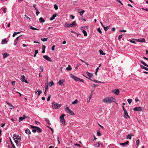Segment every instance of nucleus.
<instances>
[{
	"mask_svg": "<svg viewBox=\"0 0 148 148\" xmlns=\"http://www.w3.org/2000/svg\"><path fill=\"white\" fill-rule=\"evenodd\" d=\"M116 100L114 97H110L105 98L103 101L104 103H111L112 102H115Z\"/></svg>",
	"mask_w": 148,
	"mask_h": 148,
	"instance_id": "obj_1",
	"label": "nucleus"
},
{
	"mask_svg": "<svg viewBox=\"0 0 148 148\" xmlns=\"http://www.w3.org/2000/svg\"><path fill=\"white\" fill-rule=\"evenodd\" d=\"M52 107L54 109H59L62 106L61 104H58V103H55L54 102L52 103Z\"/></svg>",
	"mask_w": 148,
	"mask_h": 148,
	"instance_id": "obj_2",
	"label": "nucleus"
},
{
	"mask_svg": "<svg viewBox=\"0 0 148 148\" xmlns=\"http://www.w3.org/2000/svg\"><path fill=\"white\" fill-rule=\"evenodd\" d=\"M65 116V114H62L60 117V120L62 123L64 125L65 123V121L64 119V116Z\"/></svg>",
	"mask_w": 148,
	"mask_h": 148,
	"instance_id": "obj_3",
	"label": "nucleus"
},
{
	"mask_svg": "<svg viewBox=\"0 0 148 148\" xmlns=\"http://www.w3.org/2000/svg\"><path fill=\"white\" fill-rule=\"evenodd\" d=\"M65 110L68 113L70 114L72 116L75 115V114L71 111L68 107H67L65 109Z\"/></svg>",
	"mask_w": 148,
	"mask_h": 148,
	"instance_id": "obj_4",
	"label": "nucleus"
},
{
	"mask_svg": "<svg viewBox=\"0 0 148 148\" xmlns=\"http://www.w3.org/2000/svg\"><path fill=\"white\" fill-rule=\"evenodd\" d=\"M31 127L33 129H36V131L38 133L42 132V130L39 127L33 125H31Z\"/></svg>",
	"mask_w": 148,
	"mask_h": 148,
	"instance_id": "obj_5",
	"label": "nucleus"
},
{
	"mask_svg": "<svg viewBox=\"0 0 148 148\" xmlns=\"http://www.w3.org/2000/svg\"><path fill=\"white\" fill-rule=\"evenodd\" d=\"M45 88V90L44 92V94L45 96H47V91L48 88V83L47 82L46 83Z\"/></svg>",
	"mask_w": 148,
	"mask_h": 148,
	"instance_id": "obj_6",
	"label": "nucleus"
},
{
	"mask_svg": "<svg viewBox=\"0 0 148 148\" xmlns=\"http://www.w3.org/2000/svg\"><path fill=\"white\" fill-rule=\"evenodd\" d=\"M112 92L114 93V94L117 95H119V90L118 89H114L112 91Z\"/></svg>",
	"mask_w": 148,
	"mask_h": 148,
	"instance_id": "obj_7",
	"label": "nucleus"
},
{
	"mask_svg": "<svg viewBox=\"0 0 148 148\" xmlns=\"http://www.w3.org/2000/svg\"><path fill=\"white\" fill-rule=\"evenodd\" d=\"M70 75L71 78H73L76 81H78V79H79V78L75 76L72 74H70Z\"/></svg>",
	"mask_w": 148,
	"mask_h": 148,
	"instance_id": "obj_8",
	"label": "nucleus"
},
{
	"mask_svg": "<svg viewBox=\"0 0 148 148\" xmlns=\"http://www.w3.org/2000/svg\"><path fill=\"white\" fill-rule=\"evenodd\" d=\"M43 57L47 61L50 62H51L52 60L51 59V58L49 56H47V55L43 56Z\"/></svg>",
	"mask_w": 148,
	"mask_h": 148,
	"instance_id": "obj_9",
	"label": "nucleus"
},
{
	"mask_svg": "<svg viewBox=\"0 0 148 148\" xmlns=\"http://www.w3.org/2000/svg\"><path fill=\"white\" fill-rule=\"evenodd\" d=\"M28 117L27 116H25V115H23V116H22V117H20L19 118V122H20L21 121H22L23 120V119H25Z\"/></svg>",
	"mask_w": 148,
	"mask_h": 148,
	"instance_id": "obj_10",
	"label": "nucleus"
},
{
	"mask_svg": "<svg viewBox=\"0 0 148 148\" xmlns=\"http://www.w3.org/2000/svg\"><path fill=\"white\" fill-rule=\"evenodd\" d=\"M124 117L127 119L128 118H130V116L128 115V114L126 111L124 112Z\"/></svg>",
	"mask_w": 148,
	"mask_h": 148,
	"instance_id": "obj_11",
	"label": "nucleus"
},
{
	"mask_svg": "<svg viewBox=\"0 0 148 148\" xmlns=\"http://www.w3.org/2000/svg\"><path fill=\"white\" fill-rule=\"evenodd\" d=\"M134 110L136 111H142V108L140 107L134 108Z\"/></svg>",
	"mask_w": 148,
	"mask_h": 148,
	"instance_id": "obj_12",
	"label": "nucleus"
},
{
	"mask_svg": "<svg viewBox=\"0 0 148 148\" xmlns=\"http://www.w3.org/2000/svg\"><path fill=\"white\" fill-rule=\"evenodd\" d=\"M71 27H75L77 25V24L75 21H73L71 23Z\"/></svg>",
	"mask_w": 148,
	"mask_h": 148,
	"instance_id": "obj_13",
	"label": "nucleus"
},
{
	"mask_svg": "<svg viewBox=\"0 0 148 148\" xmlns=\"http://www.w3.org/2000/svg\"><path fill=\"white\" fill-rule=\"evenodd\" d=\"M57 15V14H53V15L50 18V20L51 21H52L55 18V17H56Z\"/></svg>",
	"mask_w": 148,
	"mask_h": 148,
	"instance_id": "obj_14",
	"label": "nucleus"
},
{
	"mask_svg": "<svg viewBox=\"0 0 148 148\" xmlns=\"http://www.w3.org/2000/svg\"><path fill=\"white\" fill-rule=\"evenodd\" d=\"M86 77L88 79H90V80H91L92 81L94 82H96V83H103V82H100V81H98L97 80H93L92 79H90V78H88V77Z\"/></svg>",
	"mask_w": 148,
	"mask_h": 148,
	"instance_id": "obj_15",
	"label": "nucleus"
},
{
	"mask_svg": "<svg viewBox=\"0 0 148 148\" xmlns=\"http://www.w3.org/2000/svg\"><path fill=\"white\" fill-rule=\"evenodd\" d=\"M136 40H137L138 42H145V40L144 38H140L138 39H137Z\"/></svg>",
	"mask_w": 148,
	"mask_h": 148,
	"instance_id": "obj_16",
	"label": "nucleus"
},
{
	"mask_svg": "<svg viewBox=\"0 0 148 148\" xmlns=\"http://www.w3.org/2000/svg\"><path fill=\"white\" fill-rule=\"evenodd\" d=\"M129 141H127L126 142L124 143H120V145H123V146H125L126 145L128 144L129 143Z\"/></svg>",
	"mask_w": 148,
	"mask_h": 148,
	"instance_id": "obj_17",
	"label": "nucleus"
},
{
	"mask_svg": "<svg viewBox=\"0 0 148 148\" xmlns=\"http://www.w3.org/2000/svg\"><path fill=\"white\" fill-rule=\"evenodd\" d=\"M25 133L28 134H31V133L30 131L28 129H27L25 131Z\"/></svg>",
	"mask_w": 148,
	"mask_h": 148,
	"instance_id": "obj_18",
	"label": "nucleus"
},
{
	"mask_svg": "<svg viewBox=\"0 0 148 148\" xmlns=\"http://www.w3.org/2000/svg\"><path fill=\"white\" fill-rule=\"evenodd\" d=\"M64 81L65 80L64 79L60 80L58 82V83H59L60 85L62 84Z\"/></svg>",
	"mask_w": 148,
	"mask_h": 148,
	"instance_id": "obj_19",
	"label": "nucleus"
},
{
	"mask_svg": "<svg viewBox=\"0 0 148 148\" xmlns=\"http://www.w3.org/2000/svg\"><path fill=\"white\" fill-rule=\"evenodd\" d=\"M25 79V76L24 75H22L21 78V80L23 82H24Z\"/></svg>",
	"mask_w": 148,
	"mask_h": 148,
	"instance_id": "obj_20",
	"label": "nucleus"
},
{
	"mask_svg": "<svg viewBox=\"0 0 148 148\" xmlns=\"http://www.w3.org/2000/svg\"><path fill=\"white\" fill-rule=\"evenodd\" d=\"M3 57L4 58H5L9 56V54L7 53H4L3 54Z\"/></svg>",
	"mask_w": 148,
	"mask_h": 148,
	"instance_id": "obj_21",
	"label": "nucleus"
},
{
	"mask_svg": "<svg viewBox=\"0 0 148 148\" xmlns=\"http://www.w3.org/2000/svg\"><path fill=\"white\" fill-rule=\"evenodd\" d=\"M5 102L10 106V107H12V108H10V109H12V108H14V106L11 104H10V103L8 102V101H6Z\"/></svg>",
	"mask_w": 148,
	"mask_h": 148,
	"instance_id": "obj_22",
	"label": "nucleus"
},
{
	"mask_svg": "<svg viewBox=\"0 0 148 148\" xmlns=\"http://www.w3.org/2000/svg\"><path fill=\"white\" fill-rule=\"evenodd\" d=\"M140 66L141 67L142 69H145L146 71H148V68H147V67H145L143 65H140Z\"/></svg>",
	"mask_w": 148,
	"mask_h": 148,
	"instance_id": "obj_23",
	"label": "nucleus"
},
{
	"mask_svg": "<svg viewBox=\"0 0 148 148\" xmlns=\"http://www.w3.org/2000/svg\"><path fill=\"white\" fill-rule=\"evenodd\" d=\"M2 44H4L5 43H7V41L6 40V39H4L2 41Z\"/></svg>",
	"mask_w": 148,
	"mask_h": 148,
	"instance_id": "obj_24",
	"label": "nucleus"
},
{
	"mask_svg": "<svg viewBox=\"0 0 148 148\" xmlns=\"http://www.w3.org/2000/svg\"><path fill=\"white\" fill-rule=\"evenodd\" d=\"M86 73L87 75L90 77H92L93 76L92 74L88 72H86Z\"/></svg>",
	"mask_w": 148,
	"mask_h": 148,
	"instance_id": "obj_25",
	"label": "nucleus"
},
{
	"mask_svg": "<svg viewBox=\"0 0 148 148\" xmlns=\"http://www.w3.org/2000/svg\"><path fill=\"white\" fill-rule=\"evenodd\" d=\"M85 11L83 10H81L80 12H79V13L80 15L82 16L83 14L84 13Z\"/></svg>",
	"mask_w": 148,
	"mask_h": 148,
	"instance_id": "obj_26",
	"label": "nucleus"
},
{
	"mask_svg": "<svg viewBox=\"0 0 148 148\" xmlns=\"http://www.w3.org/2000/svg\"><path fill=\"white\" fill-rule=\"evenodd\" d=\"M99 52L100 53V55H105L106 54L105 53H103V51L101 49L99 50Z\"/></svg>",
	"mask_w": 148,
	"mask_h": 148,
	"instance_id": "obj_27",
	"label": "nucleus"
},
{
	"mask_svg": "<svg viewBox=\"0 0 148 148\" xmlns=\"http://www.w3.org/2000/svg\"><path fill=\"white\" fill-rule=\"evenodd\" d=\"M110 26L109 25L107 27L104 26V27H103L104 28L105 31H106L108 30L110 28Z\"/></svg>",
	"mask_w": 148,
	"mask_h": 148,
	"instance_id": "obj_28",
	"label": "nucleus"
},
{
	"mask_svg": "<svg viewBox=\"0 0 148 148\" xmlns=\"http://www.w3.org/2000/svg\"><path fill=\"white\" fill-rule=\"evenodd\" d=\"M39 21L40 23H42L45 22V20L42 17H40L39 18Z\"/></svg>",
	"mask_w": 148,
	"mask_h": 148,
	"instance_id": "obj_29",
	"label": "nucleus"
},
{
	"mask_svg": "<svg viewBox=\"0 0 148 148\" xmlns=\"http://www.w3.org/2000/svg\"><path fill=\"white\" fill-rule=\"evenodd\" d=\"M72 69V68L71 67L70 65H69L68 66V67H67L66 68V70H68V71H70Z\"/></svg>",
	"mask_w": 148,
	"mask_h": 148,
	"instance_id": "obj_30",
	"label": "nucleus"
},
{
	"mask_svg": "<svg viewBox=\"0 0 148 148\" xmlns=\"http://www.w3.org/2000/svg\"><path fill=\"white\" fill-rule=\"evenodd\" d=\"M29 28L31 29H32V30H38V29L37 28H34V27H33L32 26H29Z\"/></svg>",
	"mask_w": 148,
	"mask_h": 148,
	"instance_id": "obj_31",
	"label": "nucleus"
},
{
	"mask_svg": "<svg viewBox=\"0 0 148 148\" xmlns=\"http://www.w3.org/2000/svg\"><path fill=\"white\" fill-rule=\"evenodd\" d=\"M47 39L48 38H42L41 39V40L43 42H46L47 41Z\"/></svg>",
	"mask_w": 148,
	"mask_h": 148,
	"instance_id": "obj_32",
	"label": "nucleus"
},
{
	"mask_svg": "<svg viewBox=\"0 0 148 148\" xmlns=\"http://www.w3.org/2000/svg\"><path fill=\"white\" fill-rule=\"evenodd\" d=\"M78 102V101L77 99H76L75 101L73 102L72 104H77Z\"/></svg>",
	"mask_w": 148,
	"mask_h": 148,
	"instance_id": "obj_33",
	"label": "nucleus"
},
{
	"mask_svg": "<svg viewBox=\"0 0 148 148\" xmlns=\"http://www.w3.org/2000/svg\"><path fill=\"white\" fill-rule=\"evenodd\" d=\"M100 144L99 142H98L97 144H95L94 145L96 147H99L100 146Z\"/></svg>",
	"mask_w": 148,
	"mask_h": 148,
	"instance_id": "obj_34",
	"label": "nucleus"
},
{
	"mask_svg": "<svg viewBox=\"0 0 148 148\" xmlns=\"http://www.w3.org/2000/svg\"><path fill=\"white\" fill-rule=\"evenodd\" d=\"M140 62L142 64H143L144 65L148 67V65L145 63L143 61L141 60Z\"/></svg>",
	"mask_w": 148,
	"mask_h": 148,
	"instance_id": "obj_35",
	"label": "nucleus"
},
{
	"mask_svg": "<svg viewBox=\"0 0 148 148\" xmlns=\"http://www.w3.org/2000/svg\"><path fill=\"white\" fill-rule=\"evenodd\" d=\"M82 32L84 34V35L85 36H87V34L85 30H83L82 31Z\"/></svg>",
	"mask_w": 148,
	"mask_h": 148,
	"instance_id": "obj_36",
	"label": "nucleus"
},
{
	"mask_svg": "<svg viewBox=\"0 0 148 148\" xmlns=\"http://www.w3.org/2000/svg\"><path fill=\"white\" fill-rule=\"evenodd\" d=\"M132 134H129L127 136V138H129L130 139H131Z\"/></svg>",
	"mask_w": 148,
	"mask_h": 148,
	"instance_id": "obj_37",
	"label": "nucleus"
},
{
	"mask_svg": "<svg viewBox=\"0 0 148 148\" xmlns=\"http://www.w3.org/2000/svg\"><path fill=\"white\" fill-rule=\"evenodd\" d=\"M64 27L66 28H69V23H66L64 24Z\"/></svg>",
	"mask_w": 148,
	"mask_h": 148,
	"instance_id": "obj_38",
	"label": "nucleus"
},
{
	"mask_svg": "<svg viewBox=\"0 0 148 148\" xmlns=\"http://www.w3.org/2000/svg\"><path fill=\"white\" fill-rule=\"evenodd\" d=\"M1 10H2L5 13L6 12V8H2L1 9Z\"/></svg>",
	"mask_w": 148,
	"mask_h": 148,
	"instance_id": "obj_39",
	"label": "nucleus"
},
{
	"mask_svg": "<svg viewBox=\"0 0 148 148\" xmlns=\"http://www.w3.org/2000/svg\"><path fill=\"white\" fill-rule=\"evenodd\" d=\"M49 85H50V87L51 86H52L54 85V83L52 81H51V82H49Z\"/></svg>",
	"mask_w": 148,
	"mask_h": 148,
	"instance_id": "obj_40",
	"label": "nucleus"
},
{
	"mask_svg": "<svg viewBox=\"0 0 148 148\" xmlns=\"http://www.w3.org/2000/svg\"><path fill=\"white\" fill-rule=\"evenodd\" d=\"M51 97V95H49L48 96V98L47 99V101H49L50 100Z\"/></svg>",
	"mask_w": 148,
	"mask_h": 148,
	"instance_id": "obj_41",
	"label": "nucleus"
},
{
	"mask_svg": "<svg viewBox=\"0 0 148 148\" xmlns=\"http://www.w3.org/2000/svg\"><path fill=\"white\" fill-rule=\"evenodd\" d=\"M45 121H47V123H48L49 125L50 123H49V120L47 118H45Z\"/></svg>",
	"mask_w": 148,
	"mask_h": 148,
	"instance_id": "obj_42",
	"label": "nucleus"
},
{
	"mask_svg": "<svg viewBox=\"0 0 148 148\" xmlns=\"http://www.w3.org/2000/svg\"><path fill=\"white\" fill-rule=\"evenodd\" d=\"M15 140H20L21 139V138L20 137L18 136L16 138H15Z\"/></svg>",
	"mask_w": 148,
	"mask_h": 148,
	"instance_id": "obj_43",
	"label": "nucleus"
},
{
	"mask_svg": "<svg viewBox=\"0 0 148 148\" xmlns=\"http://www.w3.org/2000/svg\"><path fill=\"white\" fill-rule=\"evenodd\" d=\"M132 101V99H127V101L128 102L129 104H130V103H131Z\"/></svg>",
	"mask_w": 148,
	"mask_h": 148,
	"instance_id": "obj_44",
	"label": "nucleus"
},
{
	"mask_svg": "<svg viewBox=\"0 0 148 148\" xmlns=\"http://www.w3.org/2000/svg\"><path fill=\"white\" fill-rule=\"evenodd\" d=\"M36 14L37 16L40 13L38 11L37 9H36Z\"/></svg>",
	"mask_w": 148,
	"mask_h": 148,
	"instance_id": "obj_45",
	"label": "nucleus"
},
{
	"mask_svg": "<svg viewBox=\"0 0 148 148\" xmlns=\"http://www.w3.org/2000/svg\"><path fill=\"white\" fill-rule=\"evenodd\" d=\"M38 96H39L40 95V94L42 93V91L41 90H38Z\"/></svg>",
	"mask_w": 148,
	"mask_h": 148,
	"instance_id": "obj_46",
	"label": "nucleus"
},
{
	"mask_svg": "<svg viewBox=\"0 0 148 148\" xmlns=\"http://www.w3.org/2000/svg\"><path fill=\"white\" fill-rule=\"evenodd\" d=\"M140 140L139 139L137 140L136 141V145L137 146H138L139 145V143Z\"/></svg>",
	"mask_w": 148,
	"mask_h": 148,
	"instance_id": "obj_47",
	"label": "nucleus"
},
{
	"mask_svg": "<svg viewBox=\"0 0 148 148\" xmlns=\"http://www.w3.org/2000/svg\"><path fill=\"white\" fill-rule=\"evenodd\" d=\"M54 8L56 10H57L58 9V6L56 4L54 5Z\"/></svg>",
	"mask_w": 148,
	"mask_h": 148,
	"instance_id": "obj_48",
	"label": "nucleus"
},
{
	"mask_svg": "<svg viewBox=\"0 0 148 148\" xmlns=\"http://www.w3.org/2000/svg\"><path fill=\"white\" fill-rule=\"evenodd\" d=\"M97 134L98 136H101V135L100 131H98L97 132Z\"/></svg>",
	"mask_w": 148,
	"mask_h": 148,
	"instance_id": "obj_49",
	"label": "nucleus"
},
{
	"mask_svg": "<svg viewBox=\"0 0 148 148\" xmlns=\"http://www.w3.org/2000/svg\"><path fill=\"white\" fill-rule=\"evenodd\" d=\"M97 31L98 32H99L101 34L102 33V32L100 28H98L97 29Z\"/></svg>",
	"mask_w": 148,
	"mask_h": 148,
	"instance_id": "obj_50",
	"label": "nucleus"
},
{
	"mask_svg": "<svg viewBox=\"0 0 148 148\" xmlns=\"http://www.w3.org/2000/svg\"><path fill=\"white\" fill-rule=\"evenodd\" d=\"M42 50H45V47H46L44 45H42Z\"/></svg>",
	"mask_w": 148,
	"mask_h": 148,
	"instance_id": "obj_51",
	"label": "nucleus"
},
{
	"mask_svg": "<svg viewBox=\"0 0 148 148\" xmlns=\"http://www.w3.org/2000/svg\"><path fill=\"white\" fill-rule=\"evenodd\" d=\"M40 69L41 72H42L43 71V67L42 66H40Z\"/></svg>",
	"mask_w": 148,
	"mask_h": 148,
	"instance_id": "obj_52",
	"label": "nucleus"
},
{
	"mask_svg": "<svg viewBox=\"0 0 148 148\" xmlns=\"http://www.w3.org/2000/svg\"><path fill=\"white\" fill-rule=\"evenodd\" d=\"M75 146H78L79 148L82 147V146L81 145H79L78 144H75Z\"/></svg>",
	"mask_w": 148,
	"mask_h": 148,
	"instance_id": "obj_53",
	"label": "nucleus"
},
{
	"mask_svg": "<svg viewBox=\"0 0 148 148\" xmlns=\"http://www.w3.org/2000/svg\"><path fill=\"white\" fill-rule=\"evenodd\" d=\"M18 135H16V134H14V140H15V138H16V137H17L18 136Z\"/></svg>",
	"mask_w": 148,
	"mask_h": 148,
	"instance_id": "obj_54",
	"label": "nucleus"
},
{
	"mask_svg": "<svg viewBox=\"0 0 148 148\" xmlns=\"http://www.w3.org/2000/svg\"><path fill=\"white\" fill-rule=\"evenodd\" d=\"M55 45H53L52 46V47L51 48V50L53 51H54L55 50Z\"/></svg>",
	"mask_w": 148,
	"mask_h": 148,
	"instance_id": "obj_55",
	"label": "nucleus"
},
{
	"mask_svg": "<svg viewBox=\"0 0 148 148\" xmlns=\"http://www.w3.org/2000/svg\"><path fill=\"white\" fill-rule=\"evenodd\" d=\"M117 1L119 3L121 4V5H123V4L121 2L120 0H115Z\"/></svg>",
	"mask_w": 148,
	"mask_h": 148,
	"instance_id": "obj_56",
	"label": "nucleus"
},
{
	"mask_svg": "<svg viewBox=\"0 0 148 148\" xmlns=\"http://www.w3.org/2000/svg\"><path fill=\"white\" fill-rule=\"evenodd\" d=\"M32 131L33 132L35 133L36 132V129H33V130H32Z\"/></svg>",
	"mask_w": 148,
	"mask_h": 148,
	"instance_id": "obj_57",
	"label": "nucleus"
},
{
	"mask_svg": "<svg viewBox=\"0 0 148 148\" xmlns=\"http://www.w3.org/2000/svg\"><path fill=\"white\" fill-rule=\"evenodd\" d=\"M78 81L81 82H84V81L83 79L79 78V79H78Z\"/></svg>",
	"mask_w": 148,
	"mask_h": 148,
	"instance_id": "obj_58",
	"label": "nucleus"
},
{
	"mask_svg": "<svg viewBox=\"0 0 148 148\" xmlns=\"http://www.w3.org/2000/svg\"><path fill=\"white\" fill-rule=\"evenodd\" d=\"M122 37V35H119V37H118V39H121Z\"/></svg>",
	"mask_w": 148,
	"mask_h": 148,
	"instance_id": "obj_59",
	"label": "nucleus"
},
{
	"mask_svg": "<svg viewBox=\"0 0 148 148\" xmlns=\"http://www.w3.org/2000/svg\"><path fill=\"white\" fill-rule=\"evenodd\" d=\"M15 81H12V82H11V83H12V85H14L15 84Z\"/></svg>",
	"mask_w": 148,
	"mask_h": 148,
	"instance_id": "obj_60",
	"label": "nucleus"
},
{
	"mask_svg": "<svg viewBox=\"0 0 148 148\" xmlns=\"http://www.w3.org/2000/svg\"><path fill=\"white\" fill-rule=\"evenodd\" d=\"M70 18L72 19H73L74 18H75V17L74 16L72 15H70Z\"/></svg>",
	"mask_w": 148,
	"mask_h": 148,
	"instance_id": "obj_61",
	"label": "nucleus"
},
{
	"mask_svg": "<svg viewBox=\"0 0 148 148\" xmlns=\"http://www.w3.org/2000/svg\"><path fill=\"white\" fill-rule=\"evenodd\" d=\"M38 50H35V54H37L38 53Z\"/></svg>",
	"mask_w": 148,
	"mask_h": 148,
	"instance_id": "obj_62",
	"label": "nucleus"
},
{
	"mask_svg": "<svg viewBox=\"0 0 148 148\" xmlns=\"http://www.w3.org/2000/svg\"><path fill=\"white\" fill-rule=\"evenodd\" d=\"M16 35V32H14L13 34V35H12V36L13 37H15V36Z\"/></svg>",
	"mask_w": 148,
	"mask_h": 148,
	"instance_id": "obj_63",
	"label": "nucleus"
},
{
	"mask_svg": "<svg viewBox=\"0 0 148 148\" xmlns=\"http://www.w3.org/2000/svg\"><path fill=\"white\" fill-rule=\"evenodd\" d=\"M36 4H34L33 7L35 8V10H36V9H37L36 8Z\"/></svg>",
	"mask_w": 148,
	"mask_h": 148,
	"instance_id": "obj_64",
	"label": "nucleus"
}]
</instances>
